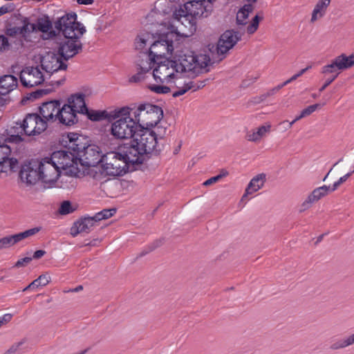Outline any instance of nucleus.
<instances>
[{
    "instance_id": "nucleus-1",
    "label": "nucleus",
    "mask_w": 354,
    "mask_h": 354,
    "mask_svg": "<svg viewBox=\"0 0 354 354\" xmlns=\"http://www.w3.org/2000/svg\"><path fill=\"white\" fill-rule=\"evenodd\" d=\"M217 0H194L180 6L173 13V19L188 29L185 36L193 34L196 30V20L208 17L213 11Z\"/></svg>"
},
{
    "instance_id": "nucleus-2",
    "label": "nucleus",
    "mask_w": 354,
    "mask_h": 354,
    "mask_svg": "<svg viewBox=\"0 0 354 354\" xmlns=\"http://www.w3.org/2000/svg\"><path fill=\"white\" fill-rule=\"evenodd\" d=\"M138 130V125L129 107H122L115 111V120L111 128V133L115 138H133Z\"/></svg>"
},
{
    "instance_id": "nucleus-3",
    "label": "nucleus",
    "mask_w": 354,
    "mask_h": 354,
    "mask_svg": "<svg viewBox=\"0 0 354 354\" xmlns=\"http://www.w3.org/2000/svg\"><path fill=\"white\" fill-rule=\"evenodd\" d=\"M46 121L37 113H29L23 120L22 122H16L8 131L11 140L13 142L22 140L21 136H37L41 134L47 128Z\"/></svg>"
},
{
    "instance_id": "nucleus-4",
    "label": "nucleus",
    "mask_w": 354,
    "mask_h": 354,
    "mask_svg": "<svg viewBox=\"0 0 354 354\" xmlns=\"http://www.w3.org/2000/svg\"><path fill=\"white\" fill-rule=\"evenodd\" d=\"M179 73L192 71L194 73L207 72L210 58L204 54L194 55L192 52H180L174 57Z\"/></svg>"
},
{
    "instance_id": "nucleus-5",
    "label": "nucleus",
    "mask_w": 354,
    "mask_h": 354,
    "mask_svg": "<svg viewBox=\"0 0 354 354\" xmlns=\"http://www.w3.org/2000/svg\"><path fill=\"white\" fill-rule=\"evenodd\" d=\"M166 132V128L162 127H157V133L142 128L139 129L133 138V142L136 143L140 147V150L149 158V155H156L161 150L158 144V139L162 138Z\"/></svg>"
},
{
    "instance_id": "nucleus-6",
    "label": "nucleus",
    "mask_w": 354,
    "mask_h": 354,
    "mask_svg": "<svg viewBox=\"0 0 354 354\" xmlns=\"http://www.w3.org/2000/svg\"><path fill=\"white\" fill-rule=\"evenodd\" d=\"M131 111L139 129H149L156 126L163 117L162 109L151 104H140L136 109H131Z\"/></svg>"
},
{
    "instance_id": "nucleus-7",
    "label": "nucleus",
    "mask_w": 354,
    "mask_h": 354,
    "mask_svg": "<svg viewBox=\"0 0 354 354\" xmlns=\"http://www.w3.org/2000/svg\"><path fill=\"white\" fill-rule=\"evenodd\" d=\"M53 24L57 35L62 32L65 38L82 37L86 32L84 25L77 21V15L75 12L58 17Z\"/></svg>"
},
{
    "instance_id": "nucleus-8",
    "label": "nucleus",
    "mask_w": 354,
    "mask_h": 354,
    "mask_svg": "<svg viewBox=\"0 0 354 354\" xmlns=\"http://www.w3.org/2000/svg\"><path fill=\"white\" fill-rule=\"evenodd\" d=\"M102 172L108 176H122L129 169V164L120 151H110L103 156Z\"/></svg>"
},
{
    "instance_id": "nucleus-9",
    "label": "nucleus",
    "mask_w": 354,
    "mask_h": 354,
    "mask_svg": "<svg viewBox=\"0 0 354 354\" xmlns=\"http://www.w3.org/2000/svg\"><path fill=\"white\" fill-rule=\"evenodd\" d=\"M178 27L172 29L170 32L160 35L158 39L153 41L149 48V56L154 58L162 57L167 54L171 53L174 50L173 38L179 33Z\"/></svg>"
},
{
    "instance_id": "nucleus-10",
    "label": "nucleus",
    "mask_w": 354,
    "mask_h": 354,
    "mask_svg": "<svg viewBox=\"0 0 354 354\" xmlns=\"http://www.w3.org/2000/svg\"><path fill=\"white\" fill-rule=\"evenodd\" d=\"M178 73L176 62L169 59L157 63L153 71L155 80L162 84L169 83Z\"/></svg>"
},
{
    "instance_id": "nucleus-11",
    "label": "nucleus",
    "mask_w": 354,
    "mask_h": 354,
    "mask_svg": "<svg viewBox=\"0 0 354 354\" xmlns=\"http://www.w3.org/2000/svg\"><path fill=\"white\" fill-rule=\"evenodd\" d=\"M37 163L42 183L49 185L55 183L61 173L51 156L37 159Z\"/></svg>"
},
{
    "instance_id": "nucleus-12",
    "label": "nucleus",
    "mask_w": 354,
    "mask_h": 354,
    "mask_svg": "<svg viewBox=\"0 0 354 354\" xmlns=\"http://www.w3.org/2000/svg\"><path fill=\"white\" fill-rule=\"evenodd\" d=\"M77 162L84 167H95L102 162L103 155L98 146L88 145L84 146L83 149L76 155Z\"/></svg>"
},
{
    "instance_id": "nucleus-13",
    "label": "nucleus",
    "mask_w": 354,
    "mask_h": 354,
    "mask_svg": "<svg viewBox=\"0 0 354 354\" xmlns=\"http://www.w3.org/2000/svg\"><path fill=\"white\" fill-rule=\"evenodd\" d=\"M140 147L133 142V139L129 143L124 144L118 147V151L125 158L129 165L142 164L148 158L143 151L140 150Z\"/></svg>"
},
{
    "instance_id": "nucleus-14",
    "label": "nucleus",
    "mask_w": 354,
    "mask_h": 354,
    "mask_svg": "<svg viewBox=\"0 0 354 354\" xmlns=\"http://www.w3.org/2000/svg\"><path fill=\"white\" fill-rule=\"evenodd\" d=\"M41 66L47 73L53 74L59 71H66L67 64L63 62V58L53 52L46 53L39 57Z\"/></svg>"
},
{
    "instance_id": "nucleus-15",
    "label": "nucleus",
    "mask_w": 354,
    "mask_h": 354,
    "mask_svg": "<svg viewBox=\"0 0 354 354\" xmlns=\"http://www.w3.org/2000/svg\"><path fill=\"white\" fill-rule=\"evenodd\" d=\"M243 31L230 30H226L220 37L217 44V53L223 56L220 59H223L225 53L232 48L235 44L241 39Z\"/></svg>"
},
{
    "instance_id": "nucleus-16",
    "label": "nucleus",
    "mask_w": 354,
    "mask_h": 354,
    "mask_svg": "<svg viewBox=\"0 0 354 354\" xmlns=\"http://www.w3.org/2000/svg\"><path fill=\"white\" fill-rule=\"evenodd\" d=\"M21 84L24 87H33L42 84L44 81L43 73L39 66H26L22 69L19 75Z\"/></svg>"
},
{
    "instance_id": "nucleus-17",
    "label": "nucleus",
    "mask_w": 354,
    "mask_h": 354,
    "mask_svg": "<svg viewBox=\"0 0 354 354\" xmlns=\"http://www.w3.org/2000/svg\"><path fill=\"white\" fill-rule=\"evenodd\" d=\"M80 37L66 38V40L59 44L57 53L64 61H68L82 50V44L80 40Z\"/></svg>"
},
{
    "instance_id": "nucleus-18",
    "label": "nucleus",
    "mask_w": 354,
    "mask_h": 354,
    "mask_svg": "<svg viewBox=\"0 0 354 354\" xmlns=\"http://www.w3.org/2000/svg\"><path fill=\"white\" fill-rule=\"evenodd\" d=\"M39 168L37 159H32L23 165L19 171L21 180L28 185H35L39 180H41Z\"/></svg>"
},
{
    "instance_id": "nucleus-19",
    "label": "nucleus",
    "mask_w": 354,
    "mask_h": 354,
    "mask_svg": "<svg viewBox=\"0 0 354 354\" xmlns=\"http://www.w3.org/2000/svg\"><path fill=\"white\" fill-rule=\"evenodd\" d=\"M50 156L56 163L60 173L62 170L73 167L75 165H77L76 155L71 151H54Z\"/></svg>"
},
{
    "instance_id": "nucleus-20",
    "label": "nucleus",
    "mask_w": 354,
    "mask_h": 354,
    "mask_svg": "<svg viewBox=\"0 0 354 354\" xmlns=\"http://www.w3.org/2000/svg\"><path fill=\"white\" fill-rule=\"evenodd\" d=\"M333 192L334 191L332 190V187L330 186L323 185L315 188L301 203L299 211L302 212L307 210L313 203L317 202Z\"/></svg>"
},
{
    "instance_id": "nucleus-21",
    "label": "nucleus",
    "mask_w": 354,
    "mask_h": 354,
    "mask_svg": "<svg viewBox=\"0 0 354 354\" xmlns=\"http://www.w3.org/2000/svg\"><path fill=\"white\" fill-rule=\"evenodd\" d=\"M60 108L59 101H50L44 102L39 107V113L42 119L48 122L57 121Z\"/></svg>"
},
{
    "instance_id": "nucleus-22",
    "label": "nucleus",
    "mask_w": 354,
    "mask_h": 354,
    "mask_svg": "<svg viewBox=\"0 0 354 354\" xmlns=\"http://www.w3.org/2000/svg\"><path fill=\"white\" fill-rule=\"evenodd\" d=\"M11 153L10 147L5 144L0 145V173L12 170L17 164L15 158H9Z\"/></svg>"
},
{
    "instance_id": "nucleus-23",
    "label": "nucleus",
    "mask_w": 354,
    "mask_h": 354,
    "mask_svg": "<svg viewBox=\"0 0 354 354\" xmlns=\"http://www.w3.org/2000/svg\"><path fill=\"white\" fill-rule=\"evenodd\" d=\"M96 221L93 217H84L74 223L71 228V234L75 237L80 233H89Z\"/></svg>"
},
{
    "instance_id": "nucleus-24",
    "label": "nucleus",
    "mask_w": 354,
    "mask_h": 354,
    "mask_svg": "<svg viewBox=\"0 0 354 354\" xmlns=\"http://www.w3.org/2000/svg\"><path fill=\"white\" fill-rule=\"evenodd\" d=\"M59 123L66 126H71L77 122L78 119L77 113L67 104H64L62 108H59L57 120Z\"/></svg>"
},
{
    "instance_id": "nucleus-25",
    "label": "nucleus",
    "mask_w": 354,
    "mask_h": 354,
    "mask_svg": "<svg viewBox=\"0 0 354 354\" xmlns=\"http://www.w3.org/2000/svg\"><path fill=\"white\" fill-rule=\"evenodd\" d=\"M170 87L172 88L171 93L174 97H179L190 90L189 80H187L184 77H179L177 75L169 83Z\"/></svg>"
},
{
    "instance_id": "nucleus-26",
    "label": "nucleus",
    "mask_w": 354,
    "mask_h": 354,
    "mask_svg": "<svg viewBox=\"0 0 354 354\" xmlns=\"http://www.w3.org/2000/svg\"><path fill=\"white\" fill-rule=\"evenodd\" d=\"M348 68L346 55L342 54L333 59L330 64L324 66L322 68L321 72L323 74H329L333 73L337 70L342 71Z\"/></svg>"
},
{
    "instance_id": "nucleus-27",
    "label": "nucleus",
    "mask_w": 354,
    "mask_h": 354,
    "mask_svg": "<svg viewBox=\"0 0 354 354\" xmlns=\"http://www.w3.org/2000/svg\"><path fill=\"white\" fill-rule=\"evenodd\" d=\"M266 181V175L263 173L259 174L253 177L248 185L241 201H244L248 195L252 194L261 189L263 187Z\"/></svg>"
},
{
    "instance_id": "nucleus-28",
    "label": "nucleus",
    "mask_w": 354,
    "mask_h": 354,
    "mask_svg": "<svg viewBox=\"0 0 354 354\" xmlns=\"http://www.w3.org/2000/svg\"><path fill=\"white\" fill-rule=\"evenodd\" d=\"M85 95L82 93H76L72 95L68 98L67 105L71 106L77 113H84L88 112V108L85 103Z\"/></svg>"
},
{
    "instance_id": "nucleus-29",
    "label": "nucleus",
    "mask_w": 354,
    "mask_h": 354,
    "mask_svg": "<svg viewBox=\"0 0 354 354\" xmlns=\"http://www.w3.org/2000/svg\"><path fill=\"white\" fill-rule=\"evenodd\" d=\"M18 84L16 77L12 75H5L0 77V95H5L13 91Z\"/></svg>"
},
{
    "instance_id": "nucleus-30",
    "label": "nucleus",
    "mask_w": 354,
    "mask_h": 354,
    "mask_svg": "<svg viewBox=\"0 0 354 354\" xmlns=\"http://www.w3.org/2000/svg\"><path fill=\"white\" fill-rule=\"evenodd\" d=\"M331 0H319L315 5L310 19V21L314 23L317 19L323 17L326 12Z\"/></svg>"
},
{
    "instance_id": "nucleus-31",
    "label": "nucleus",
    "mask_w": 354,
    "mask_h": 354,
    "mask_svg": "<svg viewBox=\"0 0 354 354\" xmlns=\"http://www.w3.org/2000/svg\"><path fill=\"white\" fill-rule=\"evenodd\" d=\"M36 28L41 32H48L50 37H55L57 35L56 30H51L53 24L48 16L39 18L37 21Z\"/></svg>"
},
{
    "instance_id": "nucleus-32",
    "label": "nucleus",
    "mask_w": 354,
    "mask_h": 354,
    "mask_svg": "<svg viewBox=\"0 0 354 354\" xmlns=\"http://www.w3.org/2000/svg\"><path fill=\"white\" fill-rule=\"evenodd\" d=\"M68 137L69 139L68 148L73 151L72 153L77 155L83 149V147L86 146V143L83 142L85 139L75 133H71Z\"/></svg>"
},
{
    "instance_id": "nucleus-33",
    "label": "nucleus",
    "mask_w": 354,
    "mask_h": 354,
    "mask_svg": "<svg viewBox=\"0 0 354 354\" xmlns=\"http://www.w3.org/2000/svg\"><path fill=\"white\" fill-rule=\"evenodd\" d=\"M270 125L261 126L256 131H250L246 134V139L250 142H259L270 130Z\"/></svg>"
},
{
    "instance_id": "nucleus-34",
    "label": "nucleus",
    "mask_w": 354,
    "mask_h": 354,
    "mask_svg": "<svg viewBox=\"0 0 354 354\" xmlns=\"http://www.w3.org/2000/svg\"><path fill=\"white\" fill-rule=\"evenodd\" d=\"M254 6L252 3L245 4L236 14V22L239 25L247 24L246 19L250 12H252Z\"/></svg>"
},
{
    "instance_id": "nucleus-35",
    "label": "nucleus",
    "mask_w": 354,
    "mask_h": 354,
    "mask_svg": "<svg viewBox=\"0 0 354 354\" xmlns=\"http://www.w3.org/2000/svg\"><path fill=\"white\" fill-rule=\"evenodd\" d=\"M354 344V333L342 339H338L330 345V349L338 350Z\"/></svg>"
},
{
    "instance_id": "nucleus-36",
    "label": "nucleus",
    "mask_w": 354,
    "mask_h": 354,
    "mask_svg": "<svg viewBox=\"0 0 354 354\" xmlns=\"http://www.w3.org/2000/svg\"><path fill=\"white\" fill-rule=\"evenodd\" d=\"M145 59H142L141 62L138 64L140 71L144 73H148L154 66L156 62L155 58L152 56L145 55Z\"/></svg>"
},
{
    "instance_id": "nucleus-37",
    "label": "nucleus",
    "mask_w": 354,
    "mask_h": 354,
    "mask_svg": "<svg viewBox=\"0 0 354 354\" xmlns=\"http://www.w3.org/2000/svg\"><path fill=\"white\" fill-rule=\"evenodd\" d=\"M18 243L16 234L9 235L0 239V250L8 248Z\"/></svg>"
},
{
    "instance_id": "nucleus-38",
    "label": "nucleus",
    "mask_w": 354,
    "mask_h": 354,
    "mask_svg": "<svg viewBox=\"0 0 354 354\" xmlns=\"http://www.w3.org/2000/svg\"><path fill=\"white\" fill-rule=\"evenodd\" d=\"M41 230V227H36L31 229H28L27 230H25L24 232L15 234L18 243L21 241L22 240H24L26 239H28L32 236H35L37 233L40 232Z\"/></svg>"
},
{
    "instance_id": "nucleus-39",
    "label": "nucleus",
    "mask_w": 354,
    "mask_h": 354,
    "mask_svg": "<svg viewBox=\"0 0 354 354\" xmlns=\"http://www.w3.org/2000/svg\"><path fill=\"white\" fill-rule=\"evenodd\" d=\"M19 35L22 36L24 39H26L30 33L33 32L36 30V25L29 22L24 21L21 27H19Z\"/></svg>"
},
{
    "instance_id": "nucleus-40",
    "label": "nucleus",
    "mask_w": 354,
    "mask_h": 354,
    "mask_svg": "<svg viewBox=\"0 0 354 354\" xmlns=\"http://www.w3.org/2000/svg\"><path fill=\"white\" fill-rule=\"evenodd\" d=\"M116 212L115 209H104L93 216V219L97 222L104 219H107Z\"/></svg>"
},
{
    "instance_id": "nucleus-41",
    "label": "nucleus",
    "mask_w": 354,
    "mask_h": 354,
    "mask_svg": "<svg viewBox=\"0 0 354 354\" xmlns=\"http://www.w3.org/2000/svg\"><path fill=\"white\" fill-rule=\"evenodd\" d=\"M149 88L151 91L158 94L168 93L171 92L172 90V88L170 87V84H169V86L151 84L149 86Z\"/></svg>"
},
{
    "instance_id": "nucleus-42",
    "label": "nucleus",
    "mask_w": 354,
    "mask_h": 354,
    "mask_svg": "<svg viewBox=\"0 0 354 354\" xmlns=\"http://www.w3.org/2000/svg\"><path fill=\"white\" fill-rule=\"evenodd\" d=\"M48 93L47 90L45 89H37L34 92L30 93L27 96H26L23 100L22 102L26 100L33 101L36 99H38L42 97L44 95H46Z\"/></svg>"
},
{
    "instance_id": "nucleus-43",
    "label": "nucleus",
    "mask_w": 354,
    "mask_h": 354,
    "mask_svg": "<svg viewBox=\"0 0 354 354\" xmlns=\"http://www.w3.org/2000/svg\"><path fill=\"white\" fill-rule=\"evenodd\" d=\"M84 115H86L87 117L93 121H100L104 118V112L96 111H89L88 109L87 113H84Z\"/></svg>"
},
{
    "instance_id": "nucleus-44",
    "label": "nucleus",
    "mask_w": 354,
    "mask_h": 354,
    "mask_svg": "<svg viewBox=\"0 0 354 354\" xmlns=\"http://www.w3.org/2000/svg\"><path fill=\"white\" fill-rule=\"evenodd\" d=\"M75 209L73 208L71 203L68 201H65L62 203L59 209V212L62 215H66L72 213Z\"/></svg>"
},
{
    "instance_id": "nucleus-45",
    "label": "nucleus",
    "mask_w": 354,
    "mask_h": 354,
    "mask_svg": "<svg viewBox=\"0 0 354 354\" xmlns=\"http://www.w3.org/2000/svg\"><path fill=\"white\" fill-rule=\"evenodd\" d=\"M11 44L8 41L6 36L3 35H0V54L8 51L10 48Z\"/></svg>"
},
{
    "instance_id": "nucleus-46",
    "label": "nucleus",
    "mask_w": 354,
    "mask_h": 354,
    "mask_svg": "<svg viewBox=\"0 0 354 354\" xmlns=\"http://www.w3.org/2000/svg\"><path fill=\"white\" fill-rule=\"evenodd\" d=\"M50 277L46 274H41L37 279H35L32 283H35V288L39 286H45L50 282Z\"/></svg>"
},
{
    "instance_id": "nucleus-47",
    "label": "nucleus",
    "mask_w": 354,
    "mask_h": 354,
    "mask_svg": "<svg viewBox=\"0 0 354 354\" xmlns=\"http://www.w3.org/2000/svg\"><path fill=\"white\" fill-rule=\"evenodd\" d=\"M149 38V34H142L138 36L136 39V48L142 49L147 44V39Z\"/></svg>"
},
{
    "instance_id": "nucleus-48",
    "label": "nucleus",
    "mask_w": 354,
    "mask_h": 354,
    "mask_svg": "<svg viewBox=\"0 0 354 354\" xmlns=\"http://www.w3.org/2000/svg\"><path fill=\"white\" fill-rule=\"evenodd\" d=\"M259 20H260V18L259 17L258 15H256L253 18L251 24L247 26L246 30H247L248 33L253 34L257 30V28L259 27Z\"/></svg>"
},
{
    "instance_id": "nucleus-49",
    "label": "nucleus",
    "mask_w": 354,
    "mask_h": 354,
    "mask_svg": "<svg viewBox=\"0 0 354 354\" xmlns=\"http://www.w3.org/2000/svg\"><path fill=\"white\" fill-rule=\"evenodd\" d=\"M24 343H25V340L24 339H23V340L20 341V342L14 343L3 354H15L19 351V348Z\"/></svg>"
},
{
    "instance_id": "nucleus-50",
    "label": "nucleus",
    "mask_w": 354,
    "mask_h": 354,
    "mask_svg": "<svg viewBox=\"0 0 354 354\" xmlns=\"http://www.w3.org/2000/svg\"><path fill=\"white\" fill-rule=\"evenodd\" d=\"M353 173H354V167L353 169L351 172L341 177L337 181L335 182L332 186H330L332 187V190L335 191L340 185L344 183L351 176Z\"/></svg>"
},
{
    "instance_id": "nucleus-51",
    "label": "nucleus",
    "mask_w": 354,
    "mask_h": 354,
    "mask_svg": "<svg viewBox=\"0 0 354 354\" xmlns=\"http://www.w3.org/2000/svg\"><path fill=\"white\" fill-rule=\"evenodd\" d=\"M5 34L6 37H10L12 38L16 37L17 35H19V27H12L6 28L5 30Z\"/></svg>"
},
{
    "instance_id": "nucleus-52",
    "label": "nucleus",
    "mask_w": 354,
    "mask_h": 354,
    "mask_svg": "<svg viewBox=\"0 0 354 354\" xmlns=\"http://www.w3.org/2000/svg\"><path fill=\"white\" fill-rule=\"evenodd\" d=\"M190 90L196 91L205 86V81H190L189 80Z\"/></svg>"
},
{
    "instance_id": "nucleus-53",
    "label": "nucleus",
    "mask_w": 354,
    "mask_h": 354,
    "mask_svg": "<svg viewBox=\"0 0 354 354\" xmlns=\"http://www.w3.org/2000/svg\"><path fill=\"white\" fill-rule=\"evenodd\" d=\"M319 104H315L313 105H310L306 109H303L301 113H303V115L304 117H306L308 115H310L311 113H313L314 111H315L319 107H320Z\"/></svg>"
},
{
    "instance_id": "nucleus-54",
    "label": "nucleus",
    "mask_w": 354,
    "mask_h": 354,
    "mask_svg": "<svg viewBox=\"0 0 354 354\" xmlns=\"http://www.w3.org/2000/svg\"><path fill=\"white\" fill-rule=\"evenodd\" d=\"M225 176V174H218L216 176L212 177V178L207 179V180H205L203 183V185H205V186L211 185L216 183L217 181H218L223 176Z\"/></svg>"
},
{
    "instance_id": "nucleus-55",
    "label": "nucleus",
    "mask_w": 354,
    "mask_h": 354,
    "mask_svg": "<svg viewBox=\"0 0 354 354\" xmlns=\"http://www.w3.org/2000/svg\"><path fill=\"white\" fill-rule=\"evenodd\" d=\"M32 257H24L19 259L16 263L15 264V267L20 268L25 266L26 264L29 263L32 261Z\"/></svg>"
},
{
    "instance_id": "nucleus-56",
    "label": "nucleus",
    "mask_w": 354,
    "mask_h": 354,
    "mask_svg": "<svg viewBox=\"0 0 354 354\" xmlns=\"http://www.w3.org/2000/svg\"><path fill=\"white\" fill-rule=\"evenodd\" d=\"M145 74L143 72L139 71L136 75H133L129 81L131 82H139L142 81L145 77Z\"/></svg>"
},
{
    "instance_id": "nucleus-57",
    "label": "nucleus",
    "mask_w": 354,
    "mask_h": 354,
    "mask_svg": "<svg viewBox=\"0 0 354 354\" xmlns=\"http://www.w3.org/2000/svg\"><path fill=\"white\" fill-rule=\"evenodd\" d=\"M14 10V6L12 4L8 3L4 5L0 8V17L8 12H10Z\"/></svg>"
},
{
    "instance_id": "nucleus-58",
    "label": "nucleus",
    "mask_w": 354,
    "mask_h": 354,
    "mask_svg": "<svg viewBox=\"0 0 354 354\" xmlns=\"http://www.w3.org/2000/svg\"><path fill=\"white\" fill-rule=\"evenodd\" d=\"M12 315L9 313L5 314L2 317H0V327L3 324H6L8 322H10V321L12 319Z\"/></svg>"
},
{
    "instance_id": "nucleus-59",
    "label": "nucleus",
    "mask_w": 354,
    "mask_h": 354,
    "mask_svg": "<svg viewBox=\"0 0 354 354\" xmlns=\"http://www.w3.org/2000/svg\"><path fill=\"white\" fill-rule=\"evenodd\" d=\"M339 75V73H337L335 75L333 76L331 78L328 79L324 84L319 88V92L324 91L326 88L329 86L337 77Z\"/></svg>"
},
{
    "instance_id": "nucleus-60",
    "label": "nucleus",
    "mask_w": 354,
    "mask_h": 354,
    "mask_svg": "<svg viewBox=\"0 0 354 354\" xmlns=\"http://www.w3.org/2000/svg\"><path fill=\"white\" fill-rule=\"evenodd\" d=\"M277 92H278L277 90H275V87H274L273 88L269 90L266 93L263 94L262 95H261L259 97L260 101L264 100L266 97H268L269 96H271V95H273L275 93H277Z\"/></svg>"
},
{
    "instance_id": "nucleus-61",
    "label": "nucleus",
    "mask_w": 354,
    "mask_h": 354,
    "mask_svg": "<svg viewBox=\"0 0 354 354\" xmlns=\"http://www.w3.org/2000/svg\"><path fill=\"white\" fill-rule=\"evenodd\" d=\"M46 254V251L43 250H39L35 252L32 259H38L41 258Z\"/></svg>"
},
{
    "instance_id": "nucleus-62",
    "label": "nucleus",
    "mask_w": 354,
    "mask_h": 354,
    "mask_svg": "<svg viewBox=\"0 0 354 354\" xmlns=\"http://www.w3.org/2000/svg\"><path fill=\"white\" fill-rule=\"evenodd\" d=\"M346 59L349 68L354 65V54H352L349 56L346 55Z\"/></svg>"
},
{
    "instance_id": "nucleus-63",
    "label": "nucleus",
    "mask_w": 354,
    "mask_h": 354,
    "mask_svg": "<svg viewBox=\"0 0 354 354\" xmlns=\"http://www.w3.org/2000/svg\"><path fill=\"white\" fill-rule=\"evenodd\" d=\"M93 0H77L79 4L83 5H91L93 3Z\"/></svg>"
},
{
    "instance_id": "nucleus-64",
    "label": "nucleus",
    "mask_w": 354,
    "mask_h": 354,
    "mask_svg": "<svg viewBox=\"0 0 354 354\" xmlns=\"http://www.w3.org/2000/svg\"><path fill=\"white\" fill-rule=\"evenodd\" d=\"M35 283H30L28 286L24 288L23 291H27L30 289H34L35 288Z\"/></svg>"
}]
</instances>
